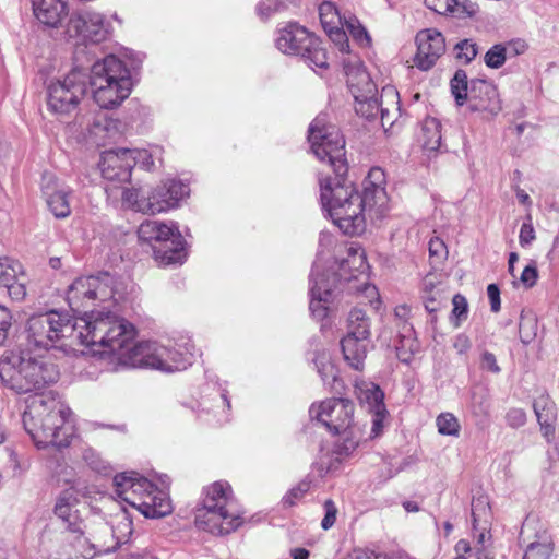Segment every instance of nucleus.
Instances as JSON below:
<instances>
[{
    "label": "nucleus",
    "mask_w": 559,
    "mask_h": 559,
    "mask_svg": "<svg viewBox=\"0 0 559 559\" xmlns=\"http://www.w3.org/2000/svg\"><path fill=\"white\" fill-rule=\"evenodd\" d=\"M415 41L417 52L414 64L421 71H428L445 51L444 37L435 28H426L417 33Z\"/></svg>",
    "instance_id": "nucleus-16"
},
{
    "label": "nucleus",
    "mask_w": 559,
    "mask_h": 559,
    "mask_svg": "<svg viewBox=\"0 0 559 559\" xmlns=\"http://www.w3.org/2000/svg\"><path fill=\"white\" fill-rule=\"evenodd\" d=\"M289 555L293 559H309L310 557L309 550L301 547L290 549Z\"/></svg>",
    "instance_id": "nucleus-64"
},
{
    "label": "nucleus",
    "mask_w": 559,
    "mask_h": 559,
    "mask_svg": "<svg viewBox=\"0 0 559 559\" xmlns=\"http://www.w3.org/2000/svg\"><path fill=\"white\" fill-rule=\"evenodd\" d=\"M456 58L464 63H469L477 56V45L468 39L460 41L456 46Z\"/></svg>",
    "instance_id": "nucleus-44"
},
{
    "label": "nucleus",
    "mask_w": 559,
    "mask_h": 559,
    "mask_svg": "<svg viewBox=\"0 0 559 559\" xmlns=\"http://www.w3.org/2000/svg\"><path fill=\"white\" fill-rule=\"evenodd\" d=\"M519 334L523 343H530L537 334V321L531 313L522 310L519 322Z\"/></svg>",
    "instance_id": "nucleus-38"
},
{
    "label": "nucleus",
    "mask_w": 559,
    "mask_h": 559,
    "mask_svg": "<svg viewBox=\"0 0 559 559\" xmlns=\"http://www.w3.org/2000/svg\"><path fill=\"white\" fill-rule=\"evenodd\" d=\"M440 284L438 276L435 274H428L423 280V296L437 295L441 297V290L438 288Z\"/></svg>",
    "instance_id": "nucleus-50"
},
{
    "label": "nucleus",
    "mask_w": 559,
    "mask_h": 559,
    "mask_svg": "<svg viewBox=\"0 0 559 559\" xmlns=\"http://www.w3.org/2000/svg\"><path fill=\"white\" fill-rule=\"evenodd\" d=\"M347 333L352 336L368 338L370 336V323L365 311L361 309H353L348 314Z\"/></svg>",
    "instance_id": "nucleus-31"
},
{
    "label": "nucleus",
    "mask_w": 559,
    "mask_h": 559,
    "mask_svg": "<svg viewBox=\"0 0 559 559\" xmlns=\"http://www.w3.org/2000/svg\"><path fill=\"white\" fill-rule=\"evenodd\" d=\"M308 141L318 160L326 164L335 175L331 178L319 173L322 210L345 235L362 234L367 216L372 221L380 219L389 211L384 171L381 168L370 169L362 183V193H359L345 178L348 167L344 136L335 124L329 122L326 115L317 116L310 123Z\"/></svg>",
    "instance_id": "nucleus-3"
},
{
    "label": "nucleus",
    "mask_w": 559,
    "mask_h": 559,
    "mask_svg": "<svg viewBox=\"0 0 559 559\" xmlns=\"http://www.w3.org/2000/svg\"><path fill=\"white\" fill-rule=\"evenodd\" d=\"M313 362L323 383L329 385L331 389H334V383L337 380V370L332 362L330 355L326 353L318 354Z\"/></svg>",
    "instance_id": "nucleus-33"
},
{
    "label": "nucleus",
    "mask_w": 559,
    "mask_h": 559,
    "mask_svg": "<svg viewBox=\"0 0 559 559\" xmlns=\"http://www.w3.org/2000/svg\"><path fill=\"white\" fill-rule=\"evenodd\" d=\"M441 122L437 118L427 117L421 126L423 146L427 151H437L441 145Z\"/></svg>",
    "instance_id": "nucleus-29"
},
{
    "label": "nucleus",
    "mask_w": 559,
    "mask_h": 559,
    "mask_svg": "<svg viewBox=\"0 0 559 559\" xmlns=\"http://www.w3.org/2000/svg\"><path fill=\"white\" fill-rule=\"evenodd\" d=\"M368 338L346 334L342 341V353L345 361L355 370H362L367 356Z\"/></svg>",
    "instance_id": "nucleus-26"
},
{
    "label": "nucleus",
    "mask_w": 559,
    "mask_h": 559,
    "mask_svg": "<svg viewBox=\"0 0 559 559\" xmlns=\"http://www.w3.org/2000/svg\"><path fill=\"white\" fill-rule=\"evenodd\" d=\"M319 15L325 32L331 36L334 35L341 41V51H346L348 44L345 38V32H340V27H343L344 22L335 4L323 2L319 7Z\"/></svg>",
    "instance_id": "nucleus-25"
},
{
    "label": "nucleus",
    "mask_w": 559,
    "mask_h": 559,
    "mask_svg": "<svg viewBox=\"0 0 559 559\" xmlns=\"http://www.w3.org/2000/svg\"><path fill=\"white\" fill-rule=\"evenodd\" d=\"M355 395L361 406L367 408L370 413L378 409L384 411V394L373 382H369L364 379H356Z\"/></svg>",
    "instance_id": "nucleus-27"
},
{
    "label": "nucleus",
    "mask_w": 559,
    "mask_h": 559,
    "mask_svg": "<svg viewBox=\"0 0 559 559\" xmlns=\"http://www.w3.org/2000/svg\"><path fill=\"white\" fill-rule=\"evenodd\" d=\"M472 407L473 412L476 415H486L488 413V404L486 402L484 394H477L476 392L473 393L472 397Z\"/></svg>",
    "instance_id": "nucleus-55"
},
{
    "label": "nucleus",
    "mask_w": 559,
    "mask_h": 559,
    "mask_svg": "<svg viewBox=\"0 0 559 559\" xmlns=\"http://www.w3.org/2000/svg\"><path fill=\"white\" fill-rule=\"evenodd\" d=\"M84 459L93 469L97 472L106 469L105 462L93 451H86Z\"/></svg>",
    "instance_id": "nucleus-59"
},
{
    "label": "nucleus",
    "mask_w": 559,
    "mask_h": 559,
    "mask_svg": "<svg viewBox=\"0 0 559 559\" xmlns=\"http://www.w3.org/2000/svg\"><path fill=\"white\" fill-rule=\"evenodd\" d=\"M143 153H138L139 157ZM132 150L119 148L106 151L100 155L98 168L102 177L108 182L105 190L108 194L120 185L128 183L131 178V170L136 163Z\"/></svg>",
    "instance_id": "nucleus-14"
},
{
    "label": "nucleus",
    "mask_w": 559,
    "mask_h": 559,
    "mask_svg": "<svg viewBox=\"0 0 559 559\" xmlns=\"http://www.w3.org/2000/svg\"><path fill=\"white\" fill-rule=\"evenodd\" d=\"M507 59V48L501 45L492 46L485 55V63L491 69H499L503 66Z\"/></svg>",
    "instance_id": "nucleus-42"
},
{
    "label": "nucleus",
    "mask_w": 559,
    "mask_h": 559,
    "mask_svg": "<svg viewBox=\"0 0 559 559\" xmlns=\"http://www.w3.org/2000/svg\"><path fill=\"white\" fill-rule=\"evenodd\" d=\"M355 110L358 115L370 119L381 112V120L384 124L389 118L391 110H400L399 93L393 86H385L381 92V100L379 102L374 94L362 95L354 97Z\"/></svg>",
    "instance_id": "nucleus-17"
},
{
    "label": "nucleus",
    "mask_w": 559,
    "mask_h": 559,
    "mask_svg": "<svg viewBox=\"0 0 559 559\" xmlns=\"http://www.w3.org/2000/svg\"><path fill=\"white\" fill-rule=\"evenodd\" d=\"M436 425L438 432L442 436L459 437L460 435V421L452 413H441L436 419Z\"/></svg>",
    "instance_id": "nucleus-37"
},
{
    "label": "nucleus",
    "mask_w": 559,
    "mask_h": 559,
    "mask_svg": "<svg viewBox=\"0 0 559 559\" xmlns=\"http://www.w3.org/2000/svg\"><path fill=\"white\" fill-rule=\"evenodd\" d=\"M537 276L538 275H537L536 266L532 264V265L525 266V269L523 270V272L521 274L520 280L524 286L532 287L535 285Z\"/></svg>",
    "instance_id": "nucleus-56"
},
{
    "label": "nucleus",
    "mask_w": 559,
    "mask_h": 559,
    "mask_svg": "<svg viewBox=\"0 0 559 559\" xmlns=\"http://www.w3.org/2000/svg\"><path fill=\"white\" fill-rule=\"evenodd\" d=\"M324 511L325 514L322 519L321 527L323 530H329L334 525L337 514V509L332 500H326L324 502Z\"/></svg>",
    "instance_id": "nucleus-51"
},
{
    "label": "nucleus",
    "mask_w": 559,
    "mask_h": 559,
    "mask_svg": "<svg viewBox=\"0 0 559 559\" xmlns=\"http://www.w3.org/2000/svg\"><path fill=\"white\" fill-rule=\"evenodd\" d=\"M310 488V484L307 481H301L294 488H292L284 497H283V504L285 507H293L298 501H300L304 496L308 492Z\"/></svg>",
    "instance_id": "nucleus-46"
},
{
    "label": "nucleus",
    "mask_w": 559,
    "mask_h": 559,
    "mask_svg": "<svg viewBox=\"0 0 559 559\" xmlns=\"http://www.w3.org/2000/svg\"><path fill=\"white\" fill-rule=\"evenodd\" d=\"M189 194L188 185L169 179L163 181L146 195L139 189H123L122 201L136 212L155 215L178 207Z\"/></svg>",
    "instance_id": "nucleus-7"
},
{
    "label": "nucleus",
    "mask_w": 559,
    "mask_h": 559,
    "mask_svg": "<svg viewBox=\"0 0 559 559\" xmlns=\"http://www.w3.org/2000/svg\"><path fill=\"white\" fill-rule=\"evenodd\" d=\"M41 191L50 212L57 218H66L70 215L69 195L70 188L60 183L52 174H44Z\"/></svg>",
    "instance_id": "nucleus-19"
},
{
    "label": "nucleus",
    "mask_w": 559,
    "mask_h": 559,
    "mask_svg": "<svg viewBox=\"0 0 559 559\" xmlns=\"http://www.w3.org/2000/svg\"><path fill=\"white\" fill-rule=\"evenodd\" d=\"M135 334L132 323L109 311L93 310L73 319L68 313L50 310L27 320L26 348L2 356L0 379L17 394L33 393L26 399L22 420L37 448L68 445L64 424L70 409L53 391H44L57 382V366L45 356L33 355L32 350H47L59 342L72 340L98 347L95 353L116 366L171 373L192 364L193 355L187 349L181 352L154 341L134 343Z\"/></svg>",
    "instance_id": "nucleus-1"
},
{
    "label": "nucleus",
    "mask_w": 559,
    "mask_h": 559,
    "mask_svg": "<svg viewBox=\"0 0 559 559\" xmlns=\"http://www.w3.org/2000/svg\"><path fill=\"white\" fill-rule=\"evenodd\" d=\"M275 44L285 55L302 57L313 70L328 67V57L321 40L298 23L289 22L280 28Z\"/></svg>",
    "instance_id": "nucleus-11"
},
{
    "label": "nucleus",
    "mask_w": 559,
    "mask_h": 559,
    "mask_svg": "<svg viewBox=\"0 0 559 559\" xmlns=\"http://www.w3.org/2000/svg\"><path fill=\"white\" fill-rule=\"evenodd\" d=\"M507 423L510 427L519 428L526 423V414L521 408H512L507 413Z\"/></svg>",
    "instance_id": "nucleus-52"
},
{
    "label": "nucleus",
    "mask_w": 559,
    "mask_h": 559,
    "mask_svg": "<svg viewBox=\"0 0 559 559\" xmlns=\"http://www.w3.org/2000/svg\"><path fill=\"white\" fill-rule=\"evenodd\" d=\"M117 130L118 122L107 119L106 115L102 112L96 116L93 124L88 128L90 134L95 138L112 136Z\"/></svg>",
    "instance_id": "nucleus-34"
},
{
    "label": "nucleus",
    "mask_w": 559,
    "mask_h": 559,
    "mask_svg": "<svg viewBox=\"0 0 559 559\" xmlns=\"http://www.w3.org/2000/svg\"><path fill=\"white\" fill-rule=\"evenodd\" d=\"M138 236L142 241L159 242V247L154 249V257L160 265H181L185 262L186 242L175 223L145 221L140 225Z\"/></svg>",
    "instance_id": "nucleus-9"
},
{
    "label": "nucleus",
    "mask_w": 559,
    "mask_h": 559,
    "mask_svg": "<svg viewBox=\"0 0 559 559\" xmlns=\"http://www.w3.org/2000/svg\"><path fill=\"white\" fill-rule=\"evenodd\" d=\"M453 346L459 354H464L471 348V341L466 335L459 334L454 338Z\"/></svg>",
    "instance_id": "nucleus-60"
},
{
    "label": "nucleus",
    "mask_w": 559,
    "mask_h": 559,
    "mask_svg": "<svg viewBox=\"0 0 559 559\" xmlns=\"http://www.w3.org/2000/svg\"><path fill=\"white\" fill-rule=\"evenodd\" d=\"M308 141L318 160L326 164L335 175L331 178L319 173L322 210L345 235L362 234L367 216L372 221L380 219L389 211L384 171L381 168L370 169L362 183V193H359L345 178L348 167L344 136L335 124L329 122L326 115L317 116L310 123Z\"/></svg>",
    "instance_id": "nucleus-2"
},
{
    "label": "nucleus",
    "mask_w": 559,
    "mask_h": 559,
    "mask_svg": "<svg viewBox=\"0 0 559 559\" xmlns=\"http://www.w3.org/2000/svg\"><path fill=\"white\" fill-rule=\"evenodd\" d=\"M26 283L27 278L24 272L23 265H21V273L16 274V277L10 282L8 285H2L1 287H5L10 298L14 301H22L26 297Z\"/></svg>",
    "instance_id": "nucleus-39"
},
{
    "label": "nucleus",
    "mask_w": 559,
    "mask_h": 559,
    "mask_svg": "<svg viewBox=\"0 0 559 559\" xmlns=\"http://www.w3.org/2000/svg\"><path fill=\"white\" fill-rule=\"evenodd\" d=\"M473 536L475 544L472 546V549L475 552H483L485 559L490 558V547H491V534L490 527L477 526L473 527Z\"/></svg>",
    "instance_id": "nucleus-36"
},
{
    "label": "nucleus",
    "mask_w": 559,
    "mask_h": 559,
    "mask_svg": "<svg viewBox=\"0 0 559 559\" xmlns=\"http://www.w3.org/2000/svg\"><path fill=\"white\" fill-rule=\"evenodd\" d=\"M345 73L347 76V85L353 97L359 96V94L368 95L377 93L376 84L372 82L370 74L361 62L355 61L353 63H346Z\"/></svg>",
    "instance_id": "nucleus-24"
},
{
    "label": "nucleus",
    "mask_w": 559,
    "mask_h": 559,
    "mask_svg": "<svg viewBox=\"0 0 559 559\" xmlns=\"http://www.w3.org/2000/svg\"><path fill=\"white\" fill-rule=\"evenodd\" d=\"M12 325L11 311L0 305V345H3L9 335V330Z\"/></svg>",
    "instance_id": "nucleus-48"
},
{
    "label": "nucleus",
    "mask_w": 559,
    "mask_h": 559,
    "mask_svg": "<svg viewBox=\"0 0 559 559\" xmlns=\"http://www.w3.org/2000/svg\"><path fill=\"white\" fill-rule=\"evenodd\" d=\"M107 33L104 15L87 10L71 13L64 29L67 37L78 44L100 43Z\"/></svg>",
    "instance_id": "nucleus-15"
},
{
    "label": "nucleus",
    "mask_w": 559,
    "mask_h": 559,
    "mask_svg": "<svg viewBox=\"0 0 559 559\" xmlns=\"http://www.w3.org/2000/svg\"><path fill=\"white\" fill-rule=\"evenodd\" d=\"M492 521L491 508L486 496L474 497L472 500L473 527H490Z\"/></svg>",
    "instance_id": "nucleus-30"
},
{
    "label": "nucleus",
    "mask_w": 559,
    "mask_h": 559,
    "mask_svg": "<svg viewBox=\"0 0 559 559\" xmlns=\"http://www.w3.org/2000/svg\"><path fill=\"white\" fill-rule=\"evenodd\" d=\"M72 546L75 557L83 559H93L98 554H107L112 551V545L108 544L107 538L103 536L95 537V542H91L83 535V531L76 533L70 532L66 538Z\"/></svg>",
    "instance_id": "nucleus-21"
},
{
    "label": "nucleus",
    "mask_w": 559,
    "mask_h": 559,
    "mask_svg": "<svg viewBox=\"0 0 559 559\" xmlns=\"http://www.w3.org/2000/svg\"><path fill=\"white\" fill-rule=\"evenodd\" d=\"M90 86L94 102L103 109L119 107L131 94L129 68L116 56H107L91 68Z\"/></svg>",
    "instance_id": "nucleus-6"
},
{
    "label": "nucleus",
    "mask_w": 559,
    "mask_h": 559,
    "mask_svg": "<svg viewBox=\"0 0 559 559\" xmlns=\"http://www.w3.org/2000/svg\"><path fill=\"white\" fill-rule=\"evenodd\" d=\"M115 493L132 508L143 506L142 496L152 488V483L135 472H126L114 478Z\"/></svg>",
    "instance_id": "nucleus-18"
},
{
    "label": "nucleus",
    "mask_w": 559,
    "mask_h": 559,
    "mask_svg": "<svg viewBox=\"0 0 559 559\" xmlns=\"http://www.w3.org/2000/svg\"><path fill=\"white\" fill-rule=\"evenodd\" d=\"M141 500L145 504L135 506L134 509L140 511L145 518L159 519L171 513L173 507L168 493L158 489L153 483L152 488L142 496Z\"/></svg>",
    "instance_id": "nucleus-22"
},
{
    "label": "nucleus",
    "mask_w": 559,
    "mask_h": 559,
    "mask_svg": "<svg viewBox=\"0 0 559 559\" xmlns=\"http://www.w3.org/2000/svg\"><path fill=\"white\" fill-rule=\"evenodd\" d=\"M36 19L47 27H58L68 13L67 0H31Z\"/></svg>",
    "instance_id": "nucleus-23"
},
{
    "label": "nucleus",
    "mask_w": 559,
    "mask_h": 559,
    "mask_svg": "<svg viewBox=\"0 0 559 559\" xmlns=\"http://www.w3.org/2000/svg\"><path fill=\"white\" fill-rule=\"evenodd\" d=\"M451 92L457 106L467 104L469 111L496 116L501 110L497 87L485 80L468 82L464 70H457L451 80Z\"/></svg>",
    "instance_id": "nucleus-8"
},
{
    "label": "nucleus",
    "mask_w": 559,
    "mask_h": 559,
    "mask_svg": "<svg viewBox=\"0 0 559 559\" xmlns=\"http://www.w3.org/2000/svg\"><path fill=\"white\" fill-rule=\"evenodd\" d=\"M487 295L490 301L491 311L498 312L500 310V290L496 284H489L487 287Z\"/></svg>",
    "instance_id": "nucleus-57"
},
{
    "label": "nucleus",
    "mask_w": 559,
    "mask_h": 559,
    "mask_svg": "<svg viewBox=\"0 0 559 559\" xmlns=\"http://www.w3.org/2000/svg\"><path fill=\"white\" fill-rule=\"evenodd\" d=\"M21 263L10 258H0V287L8 285V282L14 280L16 274L21 273Z\"/></svg>",
    "instance_id": "nucleus-40"
},
{
    "label": "nucleus",
    "mask_w": 559,
    "mask_h": 559,
    "mask_svg": "<svg viewBox=\"0 0 559 559\" xmlns=\"http://www.w3.org/2000/svg\"><path fill=\"white\" fill-rule=\"evenodd\" d=\"M311 419L322 424L330 432H346L353 425L354 404L348 399L332 397L313 403L309 408Z\"/></svg>",
    "instance_id": "nucleus-13"
},
{
    "label": "nucleus",
    "mask_w": 559,
    "mask_h": 559,
    "mask_svg": "<svg viewBox=\"0 0 559 559\" xmlns=\"http://www.w3.org/2000/svg\"><path fill=\"white\" fill-rule=\"evenodd\" d=\"M132 152L134 153V156H139L138 153H143L140 157L136 158V163L138 162L142 163L146 169H151L154 166L152 153H148L147 151H133V150H132Z\"/></svg>",
    "instance_id": "nucleus-62"
},
{
    "label": "nucleus",
    "mask_w": 559,
    "mask_h": 559,
    "mask_svg": "<svg viewBox=\"0 0 559 559\" xmlns=\"http://www.w3.org/2000/svg\"><path fill=\"white\" fill-rule=\"evenodd\" d=\"M345 433L346 437H344L337 444V452L341 455L347 456L352 454L359 444L360 436H358V429L353 427V425Z\"/></svg>",
    "instance_id": "nucleus-41"
},
{
    "label": "nucleus",
    "mask_w": 559,
    "mask_h": 559,
    "mask_svg": "<svg viewBox=\"0 0 559 559\" xmlns=\"http://www.w3.org/2000/svg\"><path fill=\"white\" fill-rule=\"evenodd\" d=\"M429 254L431 258L442 261L448 257V248L439 237H432L429 241Z\"/></svg>",
    "instance_id": "nucleus-49"
},
{
    "label": "nucleus",
    "mask_w": 559,
    "mask_h": 559,
    "mask_svg": "<svg viewBox=\"0 0 559 559\" xmlns=\"http://www.w3.org/2000/svg\"><path fill=\"white\" fill-rule=\"evenodd\" d=\"M480 365L483 369L490 372L498 373L500 371L495 355L489 352L483 354Z\"/></svg>",
    "instance_id": "nucleus-58"
},
{
    "label": "nucleus",
    "mask_w": 559,
    "mask_h": 559,
    "mask_svg": "<svg viewBox=\"0 0 559 559\" xmlns=\"http://www.w3.org/2000/svg\"><path fill=\"white\" fill-rule=\"evenodd\" d=\"M373 551L356 548L347 554L345 559H373Z\"/></svg>",
    "instance_id": "nucleus-61"
},
{
    "label": "nucleus",
    "mask_w": 559,
    "mask_h": 559,
    "mask_svg": "<svg viewBox=\"0 0 559 559\" xmlns=\"http://www.w3.org/2000/svg\"><path fill=\"white\" fill-rule=\"evenodd\" d=\"M346 254V258L340 263L338 274L326 275L323 273L319 260L313 264L309 309L312 316L319 320L328 316L329 304L341 281L348 283L349 290L361 292L370 300L378 296L376 286L368 283V264L364 249L352 245L347 248Z\"/></svg>",
    "instance_id": "nucleus-4"
},
{
    "label": "nucleus",
    "mask_w": 559,
    "mask_h": 559,
    "mask_svg": "<svg viewBox=\"0 0 559 559\" xmlns=\"http://www.w3.org/2000/svg\"><path fill=\"white\" fill-rule=\"evenodd\" d=\"M74 501L75 499L72 492H62L56 502L55 513L67 524L70 532L76 533L80 531L81 519L75 509Z\"/></svg>",
    "instance_id": "nucleus-28"
},
{
    "label": "nucleus",
    "mask_w": 559,
    "mask_h": 559,
    "mask_svg": "<svg viewBox=\"0 0 559 559\" xmlns=\"http://www.w3.org/2000/svg\"><path fill=\"white\" fill-rule=\"evenodd\" d=\"M371 414H372V427H371L370 437L376 438L382 432L383 419L385 417L386 409L385 408H384V411L378 409V411L372 412Z\"/></svg>",
    "instance_id": "nucleus-53"
},
{
    "label": "nucleus",
    "mask_w": 559,
    "mask_h": 559,
    "mask_svg": "<svg viewBox=\"0 0 559 559\" xmlns=\"http://www.w3.org/2000/svg\"><path fill=\"white\" fill-rule=\"evenodd\" d=\"M346 27V29L349 32V34L354 37L355 40H357L361 45H369L370 44V37L366 31V28L358 23L357 20L350 19L345 20L343 23Z\"/></svg>",
    "instance_id": "nucleus-45"
},
{
    "label": "nucleus",
    "mask_w": 559,
    "mask_h": 559,
    "mask_svg": "<svg viewBox=\"0 0 559 559\" xmlns=\"http://www.w3.org/2000/svg\"><path fill=\"white\" fill-rule=\"evenodd\" d=\"M427 7L439 14H457L461 4L456 0H425Z\"/></svg>",
    "instance_id": "nucleus-43"
},
{
    "label": "nucleus",
    "mask_w": 559,
    "mask_h": 559,
    "mask_svg": "<svg viewBox=\"0 0 559 559\" xmlns=\"http://www.w3.org/2000/svg\"><path fill=\"white\" fill-rule=\"evenodd\" d=\"M543 436L550 441L555 437V421L540 423Z\"/></svg>",
    "instance_id": "nucleus-63"
},
{
    "label": "nucleus",
    "mask_w": 559,
    "mask_h": 559,
    "mask_svg": "<svg viewBox=\"0 0 559 559\" xmlns=\"http://www.w3.org/2000/svg\"><path fill=\"white\" fill-rule=\"evenodd\" d=\"M534 412L538 423L556 421L555 403L547 395H540L534 402Z\"/></svg>",
    "instance_id": "nucleus-35"
},
{
    "label": "nucleus",
    "mask_w": 559,
    "mask_h": 559,
    "mask_svg": "<svg viewBox=\"0 0 559 559\" xmlns=\"http://www.w3.org/2000/svg\"><path fill=\"white\" fill-rule=\"evenodd\" d=\"M452 304H453L452 314L456 319L455 326H459L460 321L466 319V317H467V310H468L467 300L464 296L456 294L452 299Z\"/></svg>",
    "instance_id": "nucleus-47"
},
{
    "label": "nucleus",
    "mask_w": 559,
    "mask_h": 559,
    "mask_svg": "<svg viewBox=\"0 0 559 559\" xmlns=\"http://www.w3.org/2000/svg\"><path fill=\"white\" fill-rule=\"evenodd\" d=\"M87 91V75L73 69L62 79L51 81L47 87V106L57 115H68L76 109Z\"/></svg>",
    "instance_id": "nucleus-12"
},
{
    "label": "nucleus",
    "mask_w": 559,
    "mask_h": 559,
    "mask_svg": "<svg viewBox=\"0 0 559 559\" xmlns=\"http://www.w3.org/2000/svg\"><path fill=\"white\" fill-rule=\"evenodd\" d=\"M122 294V283L109 273H102L76 278L67 292V301L73 311L80 312L81 308L96 302H117Z\"/></svg>",
    "instance_id": "nucleus-10"
},
{
    "label": "nucleus",
    "mask_w": 559,
    "mask_h": 559,
    "mask_svg": "<svg viewBox=\"0 0 559 559\" xmlns=\"http://www.w3.org/2000/svg\"><path fill=\"white\" fill-rule=\"evenodd\" d=\"M194 524L218 536L230 534L243 524V511L227 481H214L203 488L201 502L194 513Z\"/></svg>",
    "instance_id": "nucleus-5"
},
{
    "label": "nucleus",
    "mask_w": 559,
    "mask_h": 559,
    "mask_svg": "<svg viewBox=\"0 0 559 559\" xmlns=\"http://www.w3.org/2000/svg\"><path fill=\"white\" fill-rule=\"evenodd\" d=\"M133 524L129 513L126 510H120L111 515L109 524H104L100 530L103 538L110 536L109 545H112V550L118 546L127 543L132 535Z\"/></svg>",
    "instance_id": "nucleus-20"
},
{
    "label": "nucleus",
    "mask_w": 559,
    "mask_h": 559,
    "mask_svg": "<svg viewBox=\"0 0 559 559\" xmlns=\"http://www.w3.org/2000/svg\"><path fill=\"white\" fill-rule=\"evenodd\" d=\"M535 239V230L530 223H523L520 229L519 242L522 247L531 245Z\"/></svg>",
    "instance_id": "nucleus-54"
},
{
    "label": "nucleus",
    "mask_w": 559,
    "mask_h": 559,
    "mask_svg": "<svg viewBox=\"0 0 559 559\" xmlns=\"http://www.w3.org/2000/svg\"><path fill=\"white\" fill-rule=\"evenodd\" d=\"M554 544L546 532L538 535V540L528 544L523 559H550Z\"/></svg>",
    "instance_id": "nucleus-32"
}]
</instances>
